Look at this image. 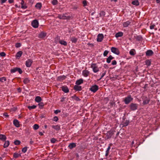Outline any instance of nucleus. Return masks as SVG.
<instances>
[{
    "label": "nucleus",
    "instance_id": "f257e3e1",
    "mask_svg": "<svg viewBox=\"0 0 160 160\" xmlns=\"http://www.w3.org/2000/svg\"><path fill=\"white\" fill-rule=\"evenodd\" d=\"M58 18L60 19H69L70 18V16L68 15L66 13L58 14Z\"/></svg>",
    "mask_w": 160,
    "mask_h": 160
},
{
    "label": "nucleus",
    "instance_id": "f03ea898",
    "mask_svg": "<svg viewBox=\"0 0 160 160\" xmlns=\"http://www.w3.org/2000/svg\"><path fill=\"white\" fill-rule=\"evenodd\" d=\"M138 104L136 103H131L129 105L130 109L132 111H135L138 109Z\"/></svg>",
    "mask_w": 160,
    "mask_h": 160
},
{
    "label": "nucleus",
    "instance_id": "7ed1b4c3",
    "mask_svg": "<svg viewBox=\"0 0 160 160\" xmlns=\"http://www.w3.org/2000/svg\"><path fill=\"white\" fill-rule=\"evenodd\" d=\"M91 67L92 68L93 72L95 73L99 71V68L96 64L92 63L91 66Z\"/></svg>",
    "mask_w": 160,
    "mask_h": 160
},
{
    "label": "nucleus",
    "instance_id": "20e7f679",
    "mask_svg": "<svg viewBox=\"0 0 160 160\" xmlns=\"http://www.w3.org/2000/svg\"><path fill=\"white\" fill-rule=\"evenodd\" d=\"M133 99L131 95H129L125 98L124 100V102L125 104H128L132 101Z\"/></svg>",
    "mask_w": 160,
    "mask_h": 160
},
{
    "label": "nucleus",
    "instance_id": "39448f33",
    "mask_svg": "<svg viewBox=\"0 0 160 160\" xmlns=\"http://www.w3.org/2000/svg\"><path fill=\"white\" fill-rule=\"evenodd\" d=\"M143 104L144 105L147 104L149 103L150 101V99L146 96H143L142 98Z\"/></svg>",
    "mask_w": 160,
    "mask_h": 160
},
{
    "label": "nucleus",
    "instance_id": "423d86ee",
    "mask_svg": "<svg viewBox=\"0 0 160 160\" xmlns=\"http://www.w3.org/2000/svg\"><path fill=\"white\" fill-rule=\"evenodd\" d=\"M111 52L117 55H119L120 52L118 48L115 47H112L111 49Z\"/></svg>",
    "mask_w": 160,
    "mask_h": 160
},
{
    "label": "nucleus",
    "instance_id": "0eeeda50",
    "mask_svg": "<svg viewBox=\"0 0 160 160\" xmlns=\"http://www.w3.org/2000/svg\"><path fill=\"white\" fill-rule=\"evenodd\" d=\"M98 89V87L97 85L92 86L90 89V90L93 92H96Z\"/></svg>",
    "mask_w": 160,
    "mask_h": 160
},
{
    "label": "nucleus",
    "instance_id": "6e6552de",
    "mask_svg": "<svg viewBox=\"0 0 160 160\" xmlns=\"http://www.w3.org/2000/svg\"><path fill=\"white\" fill-rule=\"evenodd\" d=\"M32 26L35 28H37L38 26V22L37 20H34L32 22Z\"/></svg>",
    "mask_w": 160,
    "mask_h": 160
},
{
    "label": "nucleus",
    "instance_id": "1a4fd4ad",
    "mask_svg": "<svg viewBox=\"0 0 160 160\" xmlns=\"http://www.w3.org/2000/svg\"><path fill=\"white\" fill-rule=\"evenodd\" d=\"M114 131L110 130L107 133V139H109L111 138L112 135L114 134Z\"/></svg>",
    "mask_w": 160,
    "mask_h": 160
},
{
    "label": "nucleus",
    "instance_id": "9d476101",
    "mask_svg": "<svg viewBox=\"0 0 160 160\" xmlns=\"http://www.w3.org/2000/svg\"><path fill=\"white\" fill-rule=\"evenodd\" d=\"M16 71H18L20 74H21L22 73V71L21 69L19 68H15L11 70V72L14 73Z\"/></svg>",
    "mask_w": 160,
    "mask_h": 160
},
{
    "label": "nucleus",
    "instance_id": "9b49d317",
    "mask_svg": "<svg viewBox=\"0 0 160 160\" xmlns=\"http://www.w3.org/2000/svg\"><path fill=\"white\" fill-rule=\"evenodd\" d=\"M103 35L102 34H99L98 36L97 41L99 42H101L103 40Z\"/></svg>",
    "mask_w": 160,
    "mask_h": 160
},
{
    "label": "nucleus",
    "instance_id": "f8f14e48",
    "mask_svg": "<svg viewBox=\"0 0 160 160\" xmlns=\"http://www.w3.org/2000/svg\"><path fill=\"white\" fill-rule=\"evenodd\" d=\"M131 22H132V20H129L124 22L123 23V26L124 27H127L130 25Z\"/></svg>",
    "mask_w": 160,
    "mask_h": 160
},
{
    "label": "nucleus",
    "instance_id": "ddd939ff",
    "mask_svg": "<svg viewBox=\"0 0 160 160\" xmlns=\"http://www.w3.org/2000/svg\"><path fill=\"white\" fill-rule=\"evenodd\" d=\"M47 35V33L43 32H42L40 33L38 36V38H45Z\"/></svg>",
    "mask_w": 160,
    "mask_h": 160
},
{
    "label": "nucleus",
    "instance_id": "4468645a",
    "mask_svg": "<svg viewBox=\"0 0 160 160\" xmlns=\"http://www.w3.org/2000/svg\"><path fill=\"white\" fill-rule=\"evenodd\" d=\"M32 61L30 59H29L26 62V65L28 67H29L31 66Z\"/></svg>",
    "mask_w": 160,
    "mask_h": 160
},
{
    "label": "nucleus",
    "instance_id": "2eb2a0df",
    "mask_svg": "<svg viewBox=\"0 0 160 160\" xmlns=\"http://www.w3.org/2000/svg\"><path fill=\"white\" fill-rule=\"evenodd\" d=\"M13 124L14 126L17 128H18L20 127L19 122L17 119H14L13 120Z\"/></svg>",
    "mask_w": 160,
    "mask_h": 160
},
{
    "label": "nucleus",
    "instance_id": "dca6fc26",
    "mask_svg": "<svg viewBox=\"0 0 160 160\" xmlns=\"http://www.w3.org/2000/svg\"><path fill=\"white\" fill-rule=\"evenodd\" d=\"M89 74V72L87 70H84L82 72V74L85 77H88Z\"/></svg>",
    "mask_w": 160,
    "mask_h": 160
},
{
    "label": "nucleus",
    "instance_id": "f3484780",
    "mask_svg": "<svg viewBox=\"0 0 160 160\" xmlns=\"http://www.w3.org/2000/svg\"><path fill=\"white\" fill-rule=\"evenodd\" d=\"M21 8L23 9H25L27 8V6L25 4L24 1L23 0H21Z\"/></svg>",
    "mask_w": 160,
    "mask_h": 160
},
{
    "label": "nucleus",
    "instance_id": "a211bd4d",
    "mask_svg": "<svg viewBox=\"0 0 160 160\" xmlns=\"http://www.w3.org/2000/svg\"><path fill=\"white\" fill-rule=\"evenodd\" d=\"M61 88L62 90L65 93H68L69 92V89L67 86H62Z\"/></svg>",
    "mask_w": 160,
    "mask_h": 160
},
{
    "label": "nucleus",
    "instance_id": "6ab92c4d",
    "mask_svg": "<svg viewBox=\"0 0 160 160\" xmlns=\"http://www.w3.org/2000/svg\"><path fill=\"white\" fill-rule=\"evenodd\" d=\"M153 52L152 50H148L146 52V55L147 56H151L153 54Z\"/></svg>",
    "mask_w": 160,
    "mask_h": 160
},
{
    "label": "nucleus",
    "instance_id": "aec40b11",
    "mask_svg": "<svg viewBox=\"0 0 160 160\" xmlns=\"http://www.w3.org/2000/svg\"><path fill=\"white\" fill-rule=\"evenodd\" d=\"M66 77L64 75L60 76L58 77L57 80L58 81H61L65 79Z\"/></svg>",
    "mask_w": 160,
    "mask_h": 160
},
{
    "label": "nucleus",
    "instance_id": "412c9836",
    "mask_svg": "<svg viewBox=\"0 0 160 160\" xmlns=\"http://www.w3.org/2000/svg\"><path fill=\"white\" fill-rule=\"evenodd\" d=\"M114 58L111 55H110L109 57L107 58L106 62H107L109 63L111 62V61Z\"/></svg>",
    "mask_w": 160,
    "mask_h": 160
},
{
    "label": "nucleus",
    "instance_id": "4be33fe9",
    "mask_svg": "<svg viewBox=\"0 0 160 160\" xmlns=\"http://www.w3.org/2000/svg\"><path fill=\"white\" fill-rule=\"evenodd\" d=\"M52 127L56 131H58L60 129V126L58 125H52Z\"/></svg>",
    "mask_w": 160,
    "mask_h": 160
},
{
    "label": "nucleus",
    "instance_id": "5701e85b",
    "mask_svg": "<svg viewBox=\"0 0 160 160\" xmlns=\"http://www.w3.org/2000/svg\"><path fill=\"white\" fill-rule=\"evenodd\" d=\"M83 82V80L82 79H80L77 80L76 82V84L77 85H79L82 83Z\"/></svg>",
    "mask_w": 160,
    "mask_h": 160
},
{
    "label": "nucleus",
    "instance_id": "b1692460",
    "mask_svg": "<svg viewBox=\"0 0 160 160\" xmlns=\"http://www.w3.org/2000/svg\"><path fill=\"white\" fill-rule=\"evenodd\" d=\"M111 145H112L111 143L109 144V145L108 146V147L107 148V149L106 151L105 156H106V157H107L109 154V151L111 148Z\"/></svg>",
    "mask_w": 160,
    "mask_h": 160
},
{
    "label": "nucleus",
    "instance_id": "393cba45",
    "mask_svg": "<svg viewBox=\"0 0 160 160\" xmlns=\"http://www.w3.org/2000/svg\"><path fill=\"white\" fill-rule=\"evenodd\" d=\"M74 89L76 91H80L82 89V87L81 86L75 85L74 87Z\"/></svg>",
    "mask_w": 160,
    "mask_h": 160
},
{
    "label": "nucleus",
    "instance_id": "a878e982",
    "mask_svg": "<svg viewBox=\"0 0 160 160\" xmlns=\"http://www.w3.org/2000/svg\"><path fill=\"white\" fill-rule=\"evenodd\" d=\"M76 146V144L74 143H70L68 147L70 149H72L74 148H75Z\"/></svg>",
    "mask_w": 160,
    "mask_h": 160
},
{
    "label": "nucleus",
    "instance_id": "bb28decb",
    "mask_svg": "<svg viewBox=\"0 0 160 160\" xmlns=\"http://www.w3.org/2000/svg\"><path fill=\"white\" fill-rule=\"evenodd\" d=\"M22 51L18 52L16 55V57L17 58H20L22 56Z\"/></svg>",
    "mask_w": 160,
    "mask_h": 160
},
{
    "label": "nucleus",
    "instance_id": "cd10ccee",
    "mask_svg": "<svg viewBox=\"0 0 160 160\" xmlns=\"http://www.w3.org/2000/svg\"><path fill=\"white\" fill-rule=\"evenodd\" d=\"M42 5L41 3H37L36 5H35V7L36 8V9H41V7H42Z\"/></svg>",
    "mask_w": 160,
    "mask_h": 160
},
{
    "label": "nucleus",
    "instance_id": "c85d7f7f",
    "mask_svg": "<svg viewBox=\"0 0 160 160\" xmlns=\"http://www.w3.org/2000/svg\"><path fill=\"white\" fill-rule=\"evenodd\" d=\"M123 35V33L122 32H119L115 34V37L116 38H118L122 36Z\"/></svg>",
    "mask_w": 160,
    "mask_h": 160
},
{
    "label": "nucleus",
    "instance_id": "c756f323",
    "mask_svg": "<svg viewBox=\"0 0 160 160\" xmlns=\"http://www.w3.org/2000/svg\"><path fill=\"white\" fill-rule=\"evenodd\" d=\"M59 43L62 45H63L65 46H66L67 45V42L63 40H60L59 41Z\"/></svg>",
    "mask_w": 160,
    "mask_h": 160
},
{
    "label": "nucleus",
    "instance_id": "7c9ffc66",
    "mask_svg": "<svg viewBox=\"0 0 160 160\" xmlns=\"http://www.w3.org/2000/svg\"><path fill=\"white\" fill-rule=\"evenodd\" d=\"M35 101L38 102H39L42 101V99L40 96H37L35 99Z\"/></svg>",
    "mask_w": 160,
    "mask_h": 160
},
{
    "label": "nucleus",
    "instance_id": "2f4dec72",
    "mask_svg": "<svg viewBox=\"0 0 160 160\" xmlns=\"http://www.w3.org/2000/svg\"><path fill=\"white\" fill-rule=\"evenodd\" d=\"M70 40L73 43H76L78 40V39L75 37H72L70 38Z\"/></svg>",
    "mask_w": 160,
    "mask_h": 160
},
{
    "label": "nucleus",
    "instance_id": "473e14b6",
    "mask_svg": "<svg viewBox=\"0 0 160 160\" xmlns=\"http://www.w3.org/2000/svg\"><path fill=\"white\" fill-rule=\"evenodd\" d=\"M132 3L133 5H135L136 6H138L139 4V2H138V0H134V1H133L132 2Z\"/></svg>",
    "mask_w": 160,
    "mask_h": 160
},
{
    "label": "nucleus",
    "instance_id": "72a5a7b5",
    "mask_svg": "<svg viewBox=\"0 0 160 160\" xmlns=\"http://www.w3.org/2000/svg\"><path fill=\"white\" fill-rule=\"evenodd\" d=\"M9 145V142L8 141H6L4 144L3 147L4 148H6L8 147Z\"/></svg>",
    "mask_w": 160,
    "mask_h": 160
},
{
    "label": "nucleus",
    "instance_id": "f704fd0d",
    "mask_svg": "<svg viewBox=\"0 0 160 160\" xmlns=\"http://www.w3.org/2000/svg\"><path fill=\"white\" fill-rule=\"evenodd\" d=\"M6 139V137L5 135L0 134V139L2 140H5Z\"/></svg>",
    "mask_w": 160,
    "mask_h": 160
},
{
    "label": "nucleus",
    "instance_id": "c9c22d12",
    "mask_svg": "<svg viewBox=\"0 0 160 160\" xmlns=\"http://www.w3.org/2000/svg\"><path fill=\"white\" fill-rule=\"evenodd\" d=\"M130 55H134L135 54V51L134 49H132L129 52Z\"/></svg>",
    "mask_w": 160,
    "mask_h": 160
},
{
    "label": "nucleus",
    "instance_id": "e433bc0d",
    "mask_svg": "<svg viewBox=\"0 0 160 160\" xmlns=\"http://www.w3.org/2000/svg\"><path fill=\"white\" fill-rule=\"evenodd\" d=\"M13 157L15 158H17L21 156L20 154L17 153H15L13 154Z\"/></svg>",
    "mask_w": 160,
    "mask_h": 160
},
{
    "label": "nucleus",
    "instance_id": "4c0bfd02",
    "mask_svg": "<svg viewBox=\"0 0 160 160\" xmlns=\"http://www.w3.org/2000/svg\"><path fill=\"white\" fill-rule=\"evenodd\" d=\"M145 64L148 66H149L151 65V62L149 60H147L145 61Z\"/></svg>",
    "mask_w": 160,
    "mask_h": 160
},
{
    "label": "nucleus",
    "instance_id": "58836bf2",
    "mask_svg": "<svg viewBox=\"0 0 160 160\" xmlns=\"http://www.w3.org/2000/svg\"><path fill=\"white\" fill-rule=\"evenodd\" d=\"M6 80V78L5 77H2L0 78V82H3Z\"/></svg>",
    "mask_w": 160,
    "mask_h": 160
},
{
    "label": "nucleus",
    "instance_id": "ea45409f",
    "mask_svg": "<svg viewBox=\"0 0 160 160\" xmlns=\"http://www.w3.org/2000/svg\"><path fill=\"white\" fill-rule=\"evenodd\" d=\"M28 108L30 110H31L32 109H35L36 108V106L34 105H33L32 106H28Z\"/></svg>",
    "mask_w": 160,
    "mask_h": 160
},
{
    "label": "nucleus",
    "instance_id": "a19ab883",
    "mask_svg": "<svg viewBox=\"0 0 160 160\" xmlns=\"http://www.w3.org/2000/svg\"><path fill=\"white\" fill-rule=\"evenodd\" d=\"M33 128L35 130H37L39 128V125L37 124H35L33 126Z\"/></svg>",
    "mask_w": 160,
    "mask_h": 160
},
{
    "label": "nucleus",
    "instance_id": "79ce46f5",
    "mask_svg": "<svg viewBox=\"0 0 160 160\" xmlns=\"http://www.w3.org/2000/svg\"><path fill=\"white\" fill-rule=\"evenodd\" d=\"M129 123V121L127 120L123 122V126H128Z\"/></svg>",
    "mask_w": 160,
    "mask_h": 160
},
{
    "label": "nucleus",
    "instance_id": "37998d69",
    "mask_svg": "<svg viewBox=\"0 0 160 160\" xmlns=\"http://www.w3.org/2000/svg\"><path fill=\"white\" fill-rule=\"evenodd\" d=\"M23 82L24 83L27 84L29 83V80L28 78H26L24 80Z\"/></svg>",
    "mask_w": 160,
    "mask_h": 160
},
{
    "label": "nucleus",
    "instance_id": "c03bdc74",
    "mask_svg": "<svg viewBox=\"0 0 160 160\" xmlns=\"http://www.w3.org/2000/svg\"><path fill=\"white\" fill-rule=\"evenodd\" d=\"M58 3V1L57 0H53L52 2V3L54 5H57Z\"/></svg>",
    "mask_w": 160,
    "mask_h": 160
},
{
    "label": "nucleus",
    "instance_id": "a18cd8bd",
    "mask_svg": "<svg viewBox=\"0 0 160 160\" xmlns=\"http://www.w3.org/2000/svg\"><path fill=\"white\" fill-rule=\"evenodd\" d=\"M20 142H21L20 141H19V140H16L14 141V143L15 145H19L20 143Z\"/></svg>",
    "mask_w": 160,
    "mask_h": 160
},
{
    "label": "nucleus",
    "instance_id": "49530a36",
    "mask_svg": "<svg viewBox=\"0 0 160 160\" xmlns=\"http://www.w3.org/2000/svg\"><path fill=\"white\" fill-rule=\"evenodd\" d=\"M27 147H25L22 149V151L23 153H25V152H26V151H27Z\"/></svg>",
    "mask_w": 160,
    "mask_h": 160
},
{
    "label": "nucleus",
    "instance_id": "de8ad7c7",
    "mask_svg": "<svg viewBox=\"0 0 160 160\" xmlns=\"http://www.w3.org/2000/svg\"><path fill=\"white\" fill-rule=\"evenodd\" d=\"M38 105L39 106V107L40 108H42L44 106L43 103L42 102L39 103L38 104Z\"/></svg>",
    "mask_w": 160,
    "mask_h": 160
},
{
    "label": "nucleus",
    "instance_id": "09e8293b",
    "mask_svg": "<svg viewBox=\"0 0 160 160\" xmlns=\"http://www.w3.org/2000/svg\"><path fill=\"white\" fill-rule=\"evenodd\" d=\"M100 16H104L105 15V12L102 11L99 13Z\"/></svg>",
    "mask_w": 160,
    "mask_h": 160
},
{
    "label": "nucleus",
    "instance_id": "8fccbe9b",
    "mask_svg": "<svg viewBox=\"0 0 160 160\" xmlns=\"http://www.w3.org/2000/svg\"><path fill=\"white\" fill-rule=\"evenodd\" d=\"M72 98H74L75 100H76L77 101H79L80 100V99L78 97H76L75 96H72Z\"/></svg>",
    "mask_w": 160,
    "mask_h": 160
},
{
    "label": "nucleus",
    "instance_id": "3c124183",
    "mask_svg": "<svg viewBox=\"0 0 160 160\" xmlns=\"http://www.w3.org/2000/svg\"><path fill=\"white\" fill-rule=\"evenodd\" d=\"M108 53V51L107 50H105L103 52V55L104 57L106 56Z\"/></svg>",
    "mask_w": 160,
    "mask_h": 160
},
{
    "label": "nucleus",
    "instance_id": "603ef678",
    "mask_svg": "<svg viewBox=\"0 0 160 160\" xmlns=\"http://www.w3.org/2000/svg\"><path fill=\"white\" fill-rule=\"evenodd\" d=\"M87 2L86 0H85L83 1L82 4L84 6H86L87 5Z\"/></svg>",
    "mask_w": 160,
    "mask_h": 160
},
{
    "label": "nucleus",
    "instance_id": "864d4df0",
    "mask_svg": "<svg viewBox=\"0 0 160 160\" xmlns=\"http://www.w3.org/2000/svg\"><path fill=\"white\" fill-rule=\"evenodd\" d=\"M21 46V44L20 43H16L15 44V47L17 48L20 47Z\"/></svg>",
    "mask_w": 160,
    "mask_h": 160
},
{
    "label": "nucleus",
    "instance_id": "5fc2aeb1",
    "mask_svg": "<svg viewBox=\"0 0 160 160\" xmlns=\"http://www.w3.org/2000/svg\"><path fill=\"white\" fill-rule=\"evenodd\" d=\"M58 119L57 117L55 116L54 117L53 120V121L57 122L58 121Z\"/></svg>",
    "mask_w": 160,
    "mask_h": 160
},
{
    "label": "nucleus",
    "instance_id": "6e6d98bb",
    "mask_svg": "<svg viewBox=\"0 0 160 160\" xmlns=\"http://www.w3.org/2000/svg\"><path fill=\"white\" fill-rule=\"evenodd\" d=\"M56 141V139L54 138H52L51 140V142L52 143H54Z\"/></svg>",
    "mask_w": 160,
    "mask_h": 160
},
{
    "label": "nucleus",
    "instance_id": "4d7b16f0",
    "mask_svg": "<svg viewBox=\"0 0 160 160\" xmlns=\"http://www.w3.org/2000/svg\"><path fill=\"white\" fill-rule=\"evenodd\" d=\"M117 62L116 60H114L112 61V64L113 65H115L117 64Z\"/></svg>",
    "mask_w": 160,
    "mask_h": 160
},
{
    "label": "nucleus",
    "instance_id": "13d9d810",
    "mask_svg": "<svg viewBox=\"0 0 160 160\" xmlns=\"http://www.w3.org/2000/svg\"><path fill=\"white\" fill-rule=\"evenodd\" d=\"M0 55L1 56L4 57V56H5L6 54L5 53V52H2L0 53Z\"/></svg>",
    "mask_w": 160,
    "mask_h": 160
},
{
    "label": "nucleus",
    "instance_id": "bf43d9fd",
    "mask_svg": "<svg viewBox=\"0 0 160 160\" xmlns=\"http://www.w3.org/2000/svg\"><path fill=\"white\" fill-rule=\"evenodd\" d=\"M3 116L5 117L6 118H8L9 117V115L8 114V113L6 112L4 113L3 114Z\"/></svg>",
    "mask_w": 160,
    "mask_h": 160
},
{
    "label": "nucleus",
    "instance_id": "052dcab7",
    "mask_svg": "<svg viewBox=\"0 0 160 160\" xmlns=\"http://www.w3.org/2000/svg\"><path fill=\"white\" fill-rule=\"evenodd\" d=\"M155 26V25L154 24H153V25H151L150 26V28L151 29H154Z\"/></svg>",
    "mask_w": 160,
    "mask_h": 160
},
{
    "label": "nucleus",
    "instance_id": "680f3d73",
    "mask_svg": "<svg viewBox=\"0 0 160 160\" xmlns=\"http://www.w3.org/2000/svg\"><path fill=\"white\" fill-rule=\"evenodd\" d=\"M60 112H61V111H60V110H55V111H54V113H55V114H57L58 113Z\"/></svg>",
    "mask_w": 160,
    "mask_h": 160
},
{
    "label": "nucleus",
    "instance_id": "e2e57ef3",
    "mask_svg": "<svg viewBox=\"0 0 160 160\" xmlns=\"http://www.w3.org/2000/svg\"><path fill=\"white\" fill-rule=\"evenodd\" d=\"M106 71H105L104 73H103L102 75H101V78H100V79H101V78H102L105 75L106 73Z\"/></svg>",
    "mask_w": 160,
    "mask_h": 160
},
{
    "label": "nucleus",
    "instance_id": "0e129e2a",
    "mask_svg": "<svg viewBox=\"0 0 160 160\" xmlns=\"http://www.w3.org/2000/svg\"><path fill=\"white\" fill-rule=\"evenodd\" d=\"M7 0H1L0 2L1 4L5 3Z\"/></svg>",
    "mask_w": 160,
    "mask_h": 160
},
{
    "label": "nucleus",
    "instance_id": "69168bd1",
    "mask_svg": "<svg viewBox=\"0 0 160 160\" xmlns=\"http://www.w3.org/2000/svg\"><path fill=\"white\" fill-rule=\"evenodd\" d=\"M8 2L10 3H12L14 2V0H8Z\"/></svg>",
    "mask_w": 160,
    "mask_h": 160
},
{
    "label": "nucleus",
    "instance_id": "338daca9",
    "mask_svg": "<svg viewBox=\"0 0 160 160\" xmlns=\"http://www.w3.org/2000/svg\"><path fill=\"white\" fill-rule=\"evenodd\" d=\"M65 99V98L64 97H63V98H62V99L61 100V102H63L64 101Z\"/></svg>",
    "mask_w": 160,
    "mask_h": 160
},
{
    "label": "nucleus",
    "instance_id": "774afa93",
    "mask_svg": "<svg viewBox=\"0 0 160 160\" xmlns=\"http://www.w3.org/2000/svg\"><path fill=\"white\" fill-rule=\"evenodd\" d=\"M138 40H140L141 39V37L140 36H138L136 38Z\"/></svg>",
    "mask_w": 160,
    "mask_h": 160
}]
</instances>
